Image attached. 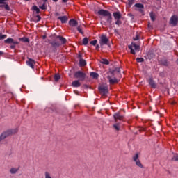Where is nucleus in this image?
Instances as JSON below:
<instances>
[{
	"mask_svg": "<svg viewBox=\"0 0 178 178\" xmlns=\"http://www.w3.org/2000/svg\"><path fill=\"white\" fill-rule=\"evenodd\" d=\"M90 77L97 79H98V77H99V75L98 74V73L92 72L90 73Z\"/></svg>",
	"mask_w": 178,
	"mask_h": 178,
	"instance_id": "aec40b11",
	"label": "nucleus"
},
{
	"mask_svg": "<svg viewBox=\"0 0 178 178\" xmlns=\"http://www.w3.org/2000/svg\"><path fill=\"white\" fill-rule=\"evenodd\" d=\"M49 112H51V113H56L58 112V110L56 108H48Z\"/></svg>",
	"mask_w": 178,
	"mask_h": 178,
	"instance_id": "a878e982",
	"label": "nucleus"
},
{
	"mask_svg": "<svg viewBox=\"0 0 178 178\" xmlns=\"http://www.w3.org/2000/svg\"><path fill=\"white\" fill-rule=\"evenodd\" d=\"M69 0H62L63 3H66Z\"/></svg>",
	"mask_w": 178,
	"mask_h": 178,
	"instance_id": "3c124183",
	"label": "nucleus"
},
{
	"mask_svg": "<svg viewBox=\"0 0 178 178\" xmlns=\"http://www.w3.org/2000/svg\"><path fill=\"white\" fill-rule=\"evenodd\" d=\"M54 2H58V0H52Z\"/></svg>",
	"mask_w": 178,
	"mask_h": 178,
	"instance_id": "bf43d9fd",
	"label": "nucleus"
},
{
	"mask_svg": "<svg viewBox=\"0 0 178 178\" xmlns=\"http://www.w3.org/2000/svg\"><path fill=\"white\" fill-rule=\"evenodd\" d=\"M45 38H47V36L44 35L43 36V40H45Z\"/></svg>",
	"mask_w": 178,
	"mask_h": 178,
	"instance_id": "13d9d810",
	"label": "nucleus"
},
{
	"mask_svg": "<svg viewBox=\"0 0 178 178\" xmlns=\"http://www.w3.org/2000/svg\"><path fill=\"white\" fill-rule=\"evenodd\" d=\"M113 16L115 20H118V19H122V14L119 11L113 13Z\"/></svg>",
	"mask_w": 178,
	"mask_h": 178,
	"instance_id": "f8f14e48",
	"label": "nucleus"
},
{
	"mask_svg": "<svg viewBox=\"0 0 178 178\" xmlns=\"http://www.w3.org/2000/svg\"><path fill=\"white\" fill-rule=\"evenodd\" d=\"M79 65L81 67H84V66H86V65H87V62H86V60H84L83 58H80Z\"/></svg>",
	"mask_w": 178,
	"mask_h": 178,
	"instance_id": "6ab92c4d",
	"label": "nucleus"
},
{
	"mask_svg": "<svg viewBox=\"0 0 178 178\" xmlns=\"http://www.w3.org/2000/svg\"><path fill=\"white\" fill-rule=\"evenodd\" d=\"M8 35H2V33H0V40H5Z\"/></svg>",
	"mask_w": 178,
	"mask_h": 178,
	"instance_id": "a19ab883",
	"label": "nucleus"
},
{
	"mask_svg": "<svg viewBox=\"0 0 178 178\" xmlns=\"http://www.w3.org/2000/svg\"><path fill=\"white\" fill-rule=\"evenodd\" d=\"M98 42V40H92L90 44V45H93V47H95V45H97V43Z\"/></svg>",
	"mask_w": 178,
	"mask_h": 178,
	"instance_id": "2f4dec72",
	"label": "nucleus"
},
{
	"mask_svg": "<svg viewBox=\"0 0 178 178\" xmlns=\"http://www.w3.org/2000/svg\"><path fill=\"white\" fill-rule=\"evenodd\" d=\"M59 15H60L59 13H55V16H56V17L59 16Z\"/></svg>",
	"mask_w": 178,
	"mask_h": 178,
	"instance_id": "603ef678",
	"label": "nucleus"
},
{
	"mask_svg": "<svg viewBox=\"0 0 178 178\" xmlns=\"http://www.w3.org/2000/svg\"><path fill=\"white\" fill-rule=\"evenodd\" d=\"M72 87H80V86H81V83H80V81L79 80L76 81H74L72 83Z\"/></svg>",
	"mask_w": 178,
	"mask_h": 178,
	"instance_id": "a211bd4d",
	"label": "nucleus"
},
{
	"mask_svg": "<svg viewBox=\"0 0 178 178\" xmlns=\"http://www.w3.org/2000/svg\"><path fill=\"white\" fill-rule=\"evenodd\" d=\"M129 6H131V5H134V0H128Z\"/></svg>",
	"mask_w": 178,
	"mask_h": 178,
	"instance_id": "4c0bfd02",
	"label": "nucleus"
},
{
	"mask_svg": "<svg viewBox=\"0 0 178 178\" xmlns=\"http://www.w3.org/2000/svg\"><path fill=\"white\" fill-rule=\"evenodd\" d=\"M149 15H150L151 20H152V22H155V15H154V13H150Z\"/></svg>",
	"mask_w": 178,
	"mask_h": 178,
	"instance_id": "c9c22d12",
	"label": "nucleus"
},
{
	"mask_svg": "<svg viewBox=\"0 0 178 178\" xmlns=\"http://www.w3.org/2000/svg\"><path fill=\"white\" fill-rule=\"evenodd\" d=\"M159 63H160V65H162L163 66H168L169 65H170V63H169V61H168V60L166 58H163V59L160 60Z\"/></svg>",
	"mask_w": 178,
	"mask_h": 178,
	"instance_id": "4468645a",
	"label": "nucleus"
},
{
	"mask_svg": "<svg viewBox=\"0 0 178 178\" xmlns=\"http://www.w3.org/2000/svg\"><path fill=\"white\" fill-rule=\"evenodd\" d=\"M148 83L152 88H156V83L152 78H149L148 79Z\"/></svg>",
	"mask_w": 178,
	"mask_h": 178,
	"instance_id": "9b49d317",
	"label": "nucleus"
},
{
	"mask_svg": "<svg viewBox=\"0 0 178 178\" xmlns=\"http://www.w3.org/2000/svg\"><path fill=\"white\" fill-rule=\"evenodd\" d=\"M86 73L81 72V71H77L74 73V78L79 79V81H84L86 80Z\"/></svg>",
	"mask_w": 178,
	"mask_h": 178,
	"instance_id": "7ed1b4c3",
	"label": "nucleus"
},
{
	"mask_svg": "<svg viewBox=\"0 0 178 178\" xmlns=\"http://www.w3.org/2000/svg\"><path fill=\"white\" fill-rule=\"evenodd\" d=\"M99 44L101 48H104V45H108L109 44V39L104 35H102L99 40Z\"/></svg>",
	"mask_w": 178,
	"mask_h": 178,
	"instance_id": "f03ea898",
	"label": "nucleus"
},
{
	"mask_svg": "<svg viewBox=\"0 0 178 178\" xmlns=\"http://www.w3.org/2000/svg\"><path fill=\"white\" fill-rule=\"evenodd\" d=\"M50 44L51 45V47H53V48H59L60 47V42H59L56 40L50 42Z\"/></svg>",
	"mask_w": 178,
	"mask_h": 178,
	"instance_id": "1a4fd4ad",
	"label": "nucleus"
},
{
	"mask_svg": "<svg viewBox=\"0 0 178 178\" xmlns=\"http://www.w3.org/2000/svg\"><path fill=\"white\" fill-rule=\"evenodd\" d=\"M26 65L30 67H31V69H34L35 61L31 58H29V60L26 61Z\"/></svg>",
	"mask_w": 178,
	"mask_h": 178,
	"instance_id": "9d476101",
	"label": "nucleus"
},
{
	"mask_svg": "<svg viewBox=\"0 0 178 178\" xmlns=\"http://www.w3.org/2000/svg\"><path fill=\"white\" fill-rule=\"evenodd\" d=\"M32 10H33L35 12H36L37 15H38V13H40V8H38V7L37 6H33Z\"/></svg>",
	"mask_w": 178,
	"mask_h": 178,
	"instance_id": "b1692460",
	"label": "nucleus"
},
{
	"mask_svg": "<svg viewBox=\"0 0 178 178\" xmlns=\"http://www.w3.org/2000/svg\"><path fill=\"white\" fill-rule=\"evenodd\" d=\"M69 24L72 27H76L79 24V22H77V21H76L75 19H72L69 21Z\"/></svg>",
	"mask_w": 178,
	"mask_h": 178,
	"instance_id": "dca6fc26",
	"label": "nucleus"
},
{
	"mask_svg": "<svg viewBox=\"0 0 178 178\" xmlns=\"http://www.w3.org/2000/svg\"><path fill=\"white\" fill-rule=\"evenodd\" d=\"M101 63L103 65H109V61L107 59L103 58L101 60Z\"/></svg>",
	"mask_w": 178,
	"mask_h": 178,
	"instance_id": "cd10ccee",
	"label": "nucleus"
},
{
	"mask_svg": "<svg viewBox=\"0 0 178 178\" xmlns=\"http://www.w3.org/2000/svg\"><path fill=\"white\" fill-rule=\"evenodd\" d=\"M25 1H29V0H25Z\"/></svg>",
	"mask_w": 178,
	"mask_h": 178,
	"instance_id": "e2e57ef3",
	"label": "nucleus"
},
{
	"mask_svg": "<svg viewBox=\"0 0 178 178\" xmlns=\"http://www.w3.org/2000/svg\"><path fill=\"white\" fill-rule=\"evenodd\" d=\"M113 118H114L115 122H118V120H123L124 117L120 115V113L118 112L113 114Z\"/></svg>",
	"mask_w": 178,
	"mask_h": 178,
	"instance_id": "39448f33",
	"label": "nucleus"
},
{
	"mask_svg": "<svg viewBox=\"0 0 178 178\" xmlns=\"http://www.w3.org/2000/svg\"><path fill=\"white\" fill-rule=\"evenodd\" d=\"M3 55V51H0V56Z\"/></svg>",
	"mask_w": 178,
	"mask_h": 178,
	"instance_id": "864d4df0",
	"label": "nucleus"
},
{
	"mask_svg": "<svg viewBox=\"0 0 178 178\" xmlns=\"http://www.w3.org/2000/svg\"><path fill=\"white\" fill-rule=\"evenodd\" d=\"M120 73V68L117 67L115 70H113L112 73Z\"/></svg>",
	"mask_w": 178,
	"mask_h": 178,
	"instance_id": "e433bc0d",
	"label": "nucleus"
},
{
	"mask_svg": "<svg viewBox=\"0 0 178 178\" xmlns=\"http://www.w3.org/2000/svg\"><path fill=\"white\" fill-rule=\"evenodd\" d=\"M118 31H116V29L115 30V33H117Z\"/></svg>",
	"mask_w": 178,
	"mask_h": 178,
	"instance_id": "680f3d73",
	"label": "nucleus"
},
{
	"mask_svg": "<svg viewBox=\"0 0 178 178\" xmlns=\"http://www.w3.org/2000/svg\"><path fill=\"white\" fill-rule=\"evenodd\" d=\"M56 40H59V41H60L61 45H65V44H66V42H67V40H66V38H65L60 35L57 36Z\"/></svg>",
	"mask_w": 178,
	"mask_h": 178,
	"instance_id": "ddd939ff",
	"label": "nucleus"
},
{
	"mask_svg": "<svg viewBox=\"0 0 178 178\" xmlns=\"http://www.w3.org/2000/svg\"><path fill=\"white\" fill-rule=\"evenodd\" d=\"M5 44H13V38H8L7 40H4Z\"/></svg>",
	"mask_w": 178,
	"mask_h": 178,
	"instance_id": "393cba45",
	"label": "nucleus"
},
{
	"mask_svg": "<svg viewBox=\"0 0 178 178\" xmlns=\"http://www.w3.org/2000/svg\"><path fill=\"white\" fill-rule=\"evenodd\" d=\"M172 161H177L178 162V156H174L172 158Z\"/></svg>",
	"mask_w": 178,
	"mask_h": 178,
	"instance_id": "37998d69",
	"label": "nucleus"
},
{
	"mask_svg": "<svg viewBox=\"0 0 178 178\" xmlns=\"http://www.w3.org/2000/svg\"><path fill=\"white\" fill-rule=\"evenodd\" d=\"M135 162H136V165L138 166V168H144V166L143 165L140 160H138L137 161H135Z\"/></svg>",
	"mask_w": 178,
	"mask_h": 178,
	"instance_id": "bb28decb",
	"label": "nucleus"
},
{
	"mask_svg": "<svg viewBox=\"0 0 178 178\" xmlns=\"http://www.w3.org/2000/svg\"><path fill=\"white\" fill-rule=\"evenodd\" d=\"M79 58H80V59H82V58H82L81 54H79Z\"/></svg>",
	"mask_w": 178,
	"mask_h": 178,
	"instance_id": "5fc2aeb1",
	"label": "nucleus"
},
{
	"mask_svg": "<svg viewBox=\"0 0 178 178\" xmlns=\"http://www.w3.org/2000/svg\"><path fill=\"white\" fill-rule=\"evenodd\" d=\"M10 48L11 49H15V48H16V46L15 44H12L10 45Z\"/></svg>",
	"mask_w": 178,
	"mask_h": 178,
	"instance_id": "de8ad7c7",
	"label": "nucleus"
},
{
	"mask_svg": "<svg viewBox=\"0 0 178 178\" xmlns=\"http://www.w3.org/2000/svg\"><path fill=\"white\" fill-rule=\"evenodd\" d=\"M60 79V75H59L58 74H56L54 76L55 81H59Z\"/></svg>",
	"mask_w": 178,
	"mask_h": 178,
	"instance_id": "7c9ffc66",
	"label": "nucleus"
},
{
	"mask_svg": "<svg viewBox=\"0 0 178 178\" xmlns=\"http://www.w3.org/2000/svg\"><path fill=\"white\" fill-rule=\"evenodd\" d=\"M13 44H14V45H19V42L13 40Z\"/></svg>",
	"mask_w": 178,
	"mask_h": 178,
	"instance_id": "49530a36",
	"label": "nucleus"
},
{
	"mask_svg": "<svg viewBox=\"0 0 178 178\" xmlns=\"http://www.w3.org/2000/svg\"><path fill=\"white\" fill-rule=\"evenodd\" d=\"M5 1H8V0H0V5L2 3H5Z\"/></svg>",
	"mask_w": 178,
	"mask_h": 178,
	"instance_id": "09e8293b",
	"label": "nucleus"
},
{
	"mask_svg": "<svg viewBox=\"0 0 178 178\" xmlns=\"http://www.w3.org/2000/svg\"><path fill=\"white\" fill-rule=\"evenodd\" d=\"M0 8H4L6 10H10V7H9V5L6 4V3L4 5H0Z\"/></svg>",
	"mask_w": 178,
	"mask_h": 178,
	"instance_id": "5701e85b",
	"label": "nucleus"
},
{
	"mask_svg": "<svg viewBox=\"0 0 178 178\" xmlns=\"http://www.w3.org/2000/svg\"><path fill=\"white\" fill-rule=\"evenodd\" d=\"M36 17L38 18V19L36 20V22H40V21L41 20V16L37 15Z\"/></svg>",
	"mask_w": 178,
	"mask_h": 178,
	"instance_id": "a18cd8bd",
	"label": "nucleus"
},
{
	"mask_svg": "<svg viewBox=\"0 0 178 178\" xmlns=\"http://www.w3.org/2000/svg\"><path fill=\"white\" fill-rule=\"evenodd\" d=\"M104 26H106V22H104Z\"/></svg>",
	"mask_w": 178,
	"mask_h": 178,
	"instance_id": "052dcab7",
	"label": "nucleus"
},
{
	"mask_svg": "<svg viewBox=\"0 0 178 178\" xmlns=\"http://www.w3.org/2000/svg\"><path fill=\"white\" fill-rule=\"evenodd\" d=\"M44 176H45V178H52V177H51V174H50L49 172H46L44 173Z\"/></svg>",
	"mask_w": 178,
	"mask_h": 178,
	"instance_id": "ea45409f",
	"label": "nucleus"
},
{
	"mask_svg": "<svg viewBox=\"0 0 178 178\" xmlns=\"http://www.w3.org/2000/svg\"><path fill=\"white\" fill-rule=\"evenodd\" d=\"M108 79L110 84H116L119 83V80H118V79L116 78H112L111 76H108Z\"/></svg>",
	"mask_w": 178,
	"mask_h": 178,
	"instance_id": "2eb2a0df",
	"label": "nucleus"
},
{
	"mask_svg": "<svg viewBox=\"0 0 178 178\" xmlns=\"http://www.w3.org/2000/svg\"><path fill=\"white\" fill-rule=\"evenodd\" d=\"M58 20H60L63 24H65V23H67V20H69V18L67 16H60L57 17Z\"/></svg>",
	"mask_w": 178,
	"mask_h": 178,
	"instance_id": "6e6552de",
	"label": "nucleus"
},
{
	"mask_svg": "<svg viewBox=\"0 0 178 178\" xmlns=\"http://www.w3.org/2000/svg\"><path fill=\"white\" fill-rule=\"evenodd\" d=\"M84 87H86V88H88V85H84Z\"/></svg>",
	"mask_w": 178,
	"mask_h": 178,
	"instance_id": "6e6d98bb",
	"label": "nucleus"
},
{
	"mask_svg": "<svg viewBox=\"0 0 178 178\" xmlns=\"http://www.w3.org/2000/svg\"><path fill=\"white\" fill-rule=\"evenodd\" d=\"M97 13L99 16L106 17V21L107 23H108L109 28L112 29V14L111 13V12L104 9H101L97 12Z\"/></svg>",
	"mask_w": 178,
	"mask_h": 178,
	"instance_id": "f257e3e1",
	"label": "nucleus"
},
{
	"mask_svg": "<svg viewBox=\"0 0 178 178\" xmlns=\"http://www.w3.org/2000/svg\"><path fill=\"white\" fill-rule=\"evenodd\" d=\"M47 2H48V0H44V3H47Z\"/></svg>",
	"mask_w": 178,
	"mask_h": 178,
	"instance_id": "4d7b16f0",
	"label": "nucleus"
},
{
	"mask_svg": "<svg viewBox=\"0 0 178 178\" xmlns=\"http://www.w3.org/2000/svg\"><path fill=\"white\" fill-rule=\"evenodd\" d=\"M99 90L103 95H106L108 94V87L101 86L99 87Z\"/></svg>",
	"mask_w": 178,
	"mask_h": 178,
	"instance_id": "423d86ee",
	"label": "nucleus"
},
{
	"mask_svg": "<svg viewBox=\"0 0 178 178\" xmlns=\"http://www.w3.org/2000/svg\"><path fill=\"white\" fill-rule=\"evenodd\" d=\"M40 9H42V10H47V4L46 3H44L42 6H40Z\"/></svg>",
	"mask_w": 178,
	"mask_h": 178,
	"instance_id": "c85d7f7f",
	"label": "nucleus"
},
{
	"mask_svg": "<svg viewBox=\"0 0 178 178\" xmlns=\"http://www.w3.org/2000/svg\"><path fill=\"white\" fill-rule=\"evenodd\" d=\"M77 31H78L79 33H80L81 34H84V32L83 31V29H81L80 26H78V27H77Z\"/></svg>",
	"mask_w": 178,
	"mask_h": 178,
	"instance_id": "79ce46f5",
	"label": "nucleus"
},
{
	"mask_svg": "<svg viewBox=\"0 0 178 178\" xmlns=\"http://www.w3.org/2000/svg\"><path fill=\"white\" fill-rule=\"evenodd\" d=\"M140 40V37L138 36V35H136L135 38H134V41H137Z\"/></svg>",
	"mask_w": 178,
	"mask_h": 178,
	"instance_id": "c03bdc74",
	"label": "nucleus"
},
{
	"mask_svg": "<svg viewBox=\"0 0 178 178\" xmlns=\"http://www.w3.org/2000/svg\"><path fill=\"white\" fill-rule=\"evenodd\" d=\"M19 41H22V42H30V40L29 38L23 37L19 38Z\"/></svg>",
	"mask_w": 178,
	"mask_h": 178,
	"instance_id": "412c9836",
	"label": "nucleus"
},
{
	"mask_svg": "<svg viewBox=\"0 0 178 178\" xmlns=\"http://www.w3.org/2000/svg\"><path fill=\"white\" fill-rule=\"evenodd\" d=\"M95 49H96L97 51H98V49H99V44H97V45H96Z\"/></svg>",
	"mask_w": 178,
	"mask_h": 178,
	"instance_id": "8fccbe9b",
	"label": "nucleus"
},
{
	"mask_svg": "<svg viewBox=\"0 0 178 178\" xmlns=\"http://www.w3.org/2000/svg\"><path fill=\"white\" fill-rule=\"evenodd\" d=\"M128 48L131 50V54H132V55H136L135 51H137L138 52L140 51V46L137 45L136 43H132L131 45H129ZM133 48H134L135 51Z\"/></svg>",
	"mask_w": 178,
	"mask_h": 178,
	"instance_id": "20e7f679",
	"label": "nucleus"
},
{
	"mask_svg": "<svg viewBox=\"0 0 178 178\" xmlns=\"http://www.w3.org/2000/svg\"><path fill=\"white\" fill-rule=\"evenodd\" d=\"M113 127L117 131H119L120 130V127H119V124H115L113 125Z\"/></svg>",
	"mask_w": 178,
	"mask_h": 178,
	"instance_id": "473e14b6",
	"label": "nucleus"
},
{
	"mask_svg": "<svg viewBox=\"0 0 178 178\" xmlns=\"http://www.w3.org/2000/svg\"><path fill=\"white\" fill-rule=\"evenodd\" d=\"M83 45H87L88 44V38H84L82 41Z\"/></svg>",
	"mask_w": 178,
	"mask_h": 178,
	"instance_id": "c756f323",
	"label": "nucleus"
},
{
	"mask_svg": "<svg viewBox=\"0 0 178 178\" xmlns=\"http://www.w3.org/2000/svg\"><path fill=\"white\" fill-rule=\"evenodd\" d=\"M135 8H138V10L139 12H143V9H144V5L141 4V3H136L134 5Z\"/></svg>",
	"mask_w": 178,
	"mask_h": 178,
	"instance_id": "f3484780",
	"label": "nucleus"
},
{
	"mask_svg": "<svg viewBox=\"0 0 178 178\" xmlns=\"http://www.w3.org/2000/svg\"><path fill=\"white\" fill-rule=\"evenodd\" d=\"M115 24L116 26H120V24H122V21L120 19H115Z\"/></svg>",
	"mask_w": 178,
	"mask_h": 178,
	"instance_id": "f704fd0d",
	"label": "nucleus"
},
{
	"mask_svg": "<svg viewBox=\"0 0 178 178\" xmlns=\"http://www.w3.org/2000/svg\"><path fill=\"white\" fill-rule=\"evenodd\" d=\"M178 22V17L176 15H173L171 17L170 23V24H172V26H176Z\"/></svg>",
	"mask_w": 178,
	"mask_h": 178,
	"instance_id": "0eeeda50",
	"label": "nucleus"
},
{
	"mask_svg": "<svg viewBox=\"0 0 178 178\" xmlns=\"http://www.w3.org/2000/svg\"><path fill=\"white\" fill-rule=\"evenodd\" d=\"M19 169L15 168H12L10 170V173H11V175H15V173H17Z\"/></svg>",
	"mask_w": 178,
	"mask_h": 178,
	"instance_id": "4be33fe9",
	"label": "nucleus"
},
{
	"mask_svg": "<svg viewBox=\"0 0 178 178\" xmlns=\"http://www.w3.org/2000/svg\"><path fill=\"white\" fill-rule=\"evenodd\" d=\"M136 61L139 63L144 62V58H137Z\"/></svg>",
	"mask_w": 178,
	"mask_h": 178,
	"instance_id": "58836bf2",
	"label": "nucleus"
},
{
	"mask_svg": "<svg viewBox=\"0 0 178 178\" xmlns=\"http://www.w3.org/2000/svg\"><path fill=\"white\" fill-rule=\"evenodd\" d=\"M133 160L134 162H137L138 160V154H136L135 156L133 157Z\"/></svg>",
	"mask_w": 178,
	"mask_h": 178,
	"instance_id": "72a5a7b5",
	"label": "nucleus"
}]
</instances>
